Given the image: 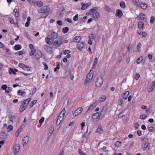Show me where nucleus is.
Segmentation results:
<instances>
[{"instance_id":"9","label":"nucleus","mask_w":155,"mask_h":155,"mask_svg":"<svg viewBox=\"0 0 155 155\" xmlns=\"http://www.w3.org/2000/svg\"><path fill=\"white\" fill-rule=\"evenodd\" d=\"M83 108L81 107H80L77 108L75 110L74 113V115L75 116H76L81 114Z\"/></svg>"},{"instance_id":"33","label":"nucleus","mask_w":155,"mask_h":155,"mask_svg":"<svg viewBox=\"0 0 155 155\" xmlns=\"http://www.w3.org/2000/svg\"><path fill=\"white\" fill-rule=\"evenodd\" d=\"M14 48L15 50H18L21 49V46L20 45H17L15 46Z\"/></svg>"},{"instance_id":"12","label":"nucleus","mask_w":155,"mask_h":155,"mask_svg":"<svg viewBox=\"0 0 155 155\" xmlns=\"http://www.w3.org/2000/svg\"><path fill=\"white\" fill-rule=\"evenodd\" d=\"M29 140V137L28 136H26L23 139V141L24 142V143L23 144V147L25 146L27 143L28 142Z\"/></svg>"},{"instance_id":"56","label":"nucleus","mask_w":155,"mask_h":155,"mask_svg":"<svg viewBox=\"0 0 155 155\" xmlns=\"http://www.w3.org/2000/svg\"><path fill=\"white\" fill-rule=\"evenodd\" d=\"M96 8H93L91 9H90V11L91 12H92L93 14L96 12Z\"/></svg>"},{"instance_id":"52","label":"nucleus","mask_w":155,"mask_h":155,"mask_svg":"<svg viewBox=\"0 0 155 155\" xmlns=\"http://www.w3.org/2000/svg\"><path fill=\"white\" fill-rule=\"evenodd\" d=\"M35 49L31 50V51L30 52V55L31 56L33 55L35 53Z\"/></svg>"},{"instance_id":"23","label":"nucleus","mask_w":155,"mask_h":155,"mask_svg":"<svg viewBox=\"0 0 155 155\" xmlns=\"http://www.w3.org/2000/svg\"><path fill=\"white\" fill-rule=\"evenodd\" d=\"M81 38L80 36H76L74 38V41L75 42H78L79 41H80L81 40Z\"/></svg>"},{"instance_id":"47","label":"nucleus","mask_w":155,"mask_h":155,"mask_svg":"<svg viewBox=\"0 0 155 155\" xmlns=\"http://www.w3.org/2000/svg\"><path fill=\"white\" fill-rule=\"evenodd\" d=\"M121 142L120 141H117L115 143V145L118 147H120L121 146Z\"/></svg>"},{"instance_id":"17","label":"nucleus","mask_w":155,"mask_h":155,"mask_svg":"<svg viewBox=\"0 0 155 155\" xmlns=\"http://www.w3.org/2000/svg\"><path fill=\"white\" fill-rule=\"evenodd\" d=\"M105 112V110L103 109L101 111L100 114H99V118H102L104 117Z\"/></svg>"},{"instance_id":"6","label":"nucleus","mask_w":155,"mask_h":155,"mask_svg":"<svg viewBox=\"0 0 155 155\" xmlns=\"http://www.w3.org/2000/svg\"><path fill=\"white\" fill-rule=\"evenodd\" d=\"M20 145L19 144H15L13 147V151L15 154H16L19 151Z\"/></svg>"},{"instance_id":"59","label":"nucleus","mask_w":155,"mask_h":155,"mask_svg":"<svg viewBox=\"0 0 155 155\" xmlns=\"http://www.w3.org/2000/svg\"><path fill=\"white\" fill-rule=\"evenodd\" d=\"M69 74L71 80H73L74 78L73 74L71 72H70Z\"/></svg>"},{"instance_id":"40","label":"nucleus","mask_w":155,"mask_h":155,"mask_svg":"<svg viewBox=\"0 0 155 155\" xmlns=\"http://www.w3.org/2000/svg\"><path fill=\"white\" fill-rule=\"evenodd\" d=\"M37 4L38 6L40 7L43 5V3L41 1H39L37 2Z\"/></svg>"},{"instance_id":"3","label":"nucleus","mask_w":155,"mask_h":155,"mask_svg":"<svg viewBox=\"0 0 155 155\" xmlns=\"http://www.w3.org/2000/svg\"><path fill=\"white\" fill-rule=\"evenodd\" d=\"M103 79L101 77H98L95 81V85L97 87H100L103 83Z\"/></svg>"},{"instance_id":"62","label":"nucleus","mask_w":155,"mask_h":155,"mask_svg":"<svg viewBox=\"0 0 155 155\" xmlns=\"http://www.w3.org/2000/svg\"><path fill=\"white\" fill-rule=\"evenodd\" d=\"M71 52V51L68 50H65L64 52V53L65 54H68Z\"/></svg>"},{"instance_id":"57","label":"nucleus","mask_w":155,"mask_h":155,"mask_svg":"<svg viewBox=\"0 0 155 155\" xmlns=\"http://www.w3.org/2000/svg\"><path fill=\"white\" fill-rule=\"evenodd\" d=\"M8 20L10 23L12 24L14 23V20L13 19L11 18H8Z\"/></svg>"},{"instance_id":"25","label":"nucleus","mask_w":155,"mask_h":155,"mask_svg":"<svg viewBox=\"0 0 155 155\" xmlns=\"http://www.w3.org/2000/svg\"><path fill=\"white\" fill-rule=\"evenodd\" d=\"M8 118L10 121L13 123L14 120L15 119V116L13 115H9L8 116Z\"/></svg>"},{"instance_id":"21","label":"nucleus","mask_w":155,"mask_h":155,"mask_svg":"<svg viewBox=\"0 0 155 155\" xmlns=\"http://www.w3.org/2000/svg\"><path fill=\"white\" fill-rule=\"evenodd\" d=\"M140 7L143 9L145 10L147 8V5L145 3H142L140 5Z\"/></svg>"},{"instance_id":"44","label":"nucleus","mask_w":155,"mask_h":155,"mask_svg":"<svg viewBox=\"0 0 155 155\" xmlns=\"http://www.w3.org/2000/svg\"><path fill=\"white\" fill-rule=\"evenodd\" d=\"M100 127H101V126H100V127H99L97 128L96 130V131L97 133H100L103 132V130Z\"/></svg>"},{"instance_id":"7","label":"nucleus","mask_w":155,"mask_h":155,"mask_svg":"<svg viewBox=\"0 0 155 155\" xmlns=\"http://www.w3.org/2000/svg\"><path fill=\"white\" fill-rule=\"evenodd\" d=\"M81 5H82L81 9L83 10L86 9L91 4V3H87L85 4L84 3L81 2Z\"/></svg>"},{"instance_id":"14","label":"nucleus","mask_w":155,"mask_h":155,"mask_svg":"<svg viewBox=\"0 0 155 155\" xmlns=\"http://www.w3.org/2000/svg\"><path fill=\"white\" fill-rule=\"evenodd\" d=\"M146 16L142 13L139 14L137 17V20H143L145 19Z\"/></svg>"},{"instance_id":"5","label":"nucleus","mask_w":155,"mask_h":155,"mask_svg":"<svg viewBox=\"0 0 155 155\" xmlns=\"http://www.w3.org/2000/svg\"><path fill=\"white\" fill-rule=\"evenodd\" d=\"M18 66L20 68H22L25 71H30V68L22 63H19L18 64Z\"/></svg>"},{"instance_id":"35","label":"nucleus","mask_w":155,"mask_h":155,"mask_svg":"<svg viewBox=\"0 0 155 155\" xmlns=\"http://www.w3.org/2000/svg\"><path fill=\"white\" fill-rule=\"evenodd\" d=\"M150 143H147V142H146L144 143L142 145V147L145 148H147L149 146Z\"/></svg>"},{"instance_id":"20","label":"nucleus","mask_w":155,"mask_h":155,"mask_svg":"<svg viewBox=\"0 0 155 155\" xmlns=\"http://www.w3.org/2000/svg\"><path fill=\"white\" fill-rule=\"evenodd\" d=\"M129 94V92L128 91H126L123 94V95L122 96V97L127 99V97L128 96Z\"/></svg>"},{"instance_id":"27","label":"nucleus","mask_w":155,"mask_h":155,"mask_svg":"<svg viewBox=\"0 0 155 155\" xmlns=\"http://www.w3.org/2000/svg\"><path fill=\"white\" fill-rule=\"evenodd\" d=\"M14 16L16 17H18L19 16V12L17 9L15 8L14 10Z\"/></svg>"},{"instance_id":"36","label":"nucleus","mask_w":155,"mask_h":155,"mask_svg":"<svg viewBox=\"0 0 155 155\" xmlns=\"http://www.w3.org/2000/svg\"><path fill=\"white\" fill-rule=\"evenodd\" d=\"M23 126L22 125H21L20 127V129L18 130L16 132V134H17V137H18L19 134V133H20V132L23 129Z\"/></svg>"},{"instance_id":"55","label":"nucleus","mask_w":155,"mask_h":155,"mask_svg":"<svg viewBox=\"0 0 155 155\" xmlns=\"http://www.w3.org/2000/svg\"><path fill=\"white\" fill-rule=\"evenodd\" d=\"M98 59L97 58H96L94 59V64H93V66H95L97 64V62Z\"/></svg>"},{"instance_id":"60","label":"nucleus","mask_w":155,"mask_h":155,"mask_svg":"<svg viewBox=\"0 0 155 155\" xmlns=\"http://www.w3.org/2000/svg\"><path fill=\"white\" fill-rule=\"evenodd\" d=\"M42 63L45 66L44 69L48 70V67L46 63L45 62H43Z\"/></svg>"},{"instance_id":"34","label":"nucleus","mask_w":155,"mask_h":155,"mask_svg":"<svg viewBox=\"0 0 155 155\" xmlns=\"http://www.w3.org/2000/svg\"><path fill=\"white\" fill-rule=\"evenodd\" d=\"M13 129V127L11 125H9L7 127V132H9Z\"/></svg>"},{"instance_id":"45","label":"nucleus","mask_w":155,"mask_h":155,"mask_svg":"<svg viewBox=\"0 0 155 155\" xmlns=\"http://www.w3.org/2000/svg\"><path fill=\"white\" fill-rule=\"evenodd\" d=\"M1 136H2L3 138L5 139L6 137L7 134L5 132H2L1 133Z\"/></svg>"},{"instance_id":"2","label":"nucleus","mask_w":155,"mask_h":155,"mask_svg":"<svg viewBox=\"0 0 155 155\" xmlns=\"http://www.w3.org/2000/svg\"><path fill=\"white\" fill-rule=\"evenodd\" d=\"M65 113V109H63L58 117L56 122V124L57 126L59 125L61 121L62 120Z\"/></svg>"},{"instance_id":"58","label":"nucleus","mask_w":155,"mask_h":155,"mask_svg":"<svg viewBox=\"0 0 155 155\" xmlns=\"http://www.w3.org/2000/svg\"><path fill=\"white\" fill-rule=\"evenodd\" d=\"M7 88V86L5 84L3 85L1 87V88L2 90H5V89H6V88Z\"/></svg>"},{"instance_id":"46","label":"nucleus","mask_w":155,"mask_h":155,"mask_svg":"<svg viewBox=\"0 0 155 155\" xmlns=\"http://www.w3.org/2000/svg\"><path fill=\"white\" fill-rule=\"evenodd\" d=\"M142 57H141L137 59L136 61L137 63L138 64L140 63V62L142 61Z\"/></svg>"},{"instance_id":"41","label":"nucleus","mask_w":155,"mask_h":155,"mask_svg":"<svg viewBox=\"0 0 155 155\" xmlns=\"http://www.w3.org/2000/svg\"><path fill=\"white\" fill-rule=\"evenodd\" d=\"M43 14L41 15V18H45L48 15V13L46 12V13H42Z\"/></svg>"},{"instance_id":"13","label":"nucleus","mask_w":155,"mask_h":155,"mask_svg":"<svg viewBox=\"0 0 155 155\" xmlns=\"http://www.w3.org/2000/svg\"><path fill=\"white\" fill-rule=\"evenodd\" d=\"M122 11L120 9H117L116 11V13L115 15L116 16L118 17L119 18H121L123 15Z\"/></svg>"},{"instance_id":"50","label":"nucleus","mask_w":155,"mask_h":155,"mask_svg":"<svg viewBox=\"0 0 155 155\" xmlns=\"http://www.w3.org/2000/svg\"><path fill=\"white\" fill-rule=\"evenodd\" d=\"M148 130L150 132H153L155 131V129L153 127H150L148 128Z\"/></svg>"},{"instance_id":"48","label":"nucleus","mask_w":155,"mask_h":155,"mask_svg":"<svg viewBox=\"0 0 155 155\" xmlns=\"http://www.w3.org/2000/svg\"><path fill=\"white\" fill-rule=\"evenodd\" d=\"M78 14H76L74 16L73 18V20L74 21H77L78 20Z\"/></svg>"},{"instance_id":"31","label":"nucleus","mask_w":155,"mask_h":155,"mask_svg":"<svg viewBox=\"0 0 155 155\" xmlns=\"http://www.w3.org/2000/svg\"><path fill=\"white\" fill-rule=\"evenodd\" d=\"M120 5L122 8H125L126 7L125 3L124 2L121 1L120 3Z\"/></svg>"},{"instance_id":"22","label":"nucleus","mask_w":155,"mask_h":155,"mask_svg":"<svg viewBox=\"0 0 155 155\" xmlns=\"http://www.w3.org/2000/svg\"><path fill=\"white\" fill-rule=\"evenodd\" d=\"M84 44L83 42H81L80 43H79L77 44V46L78 47V49H79L80 50L81 48H82L84 46Z\"/></svg>"},{"instance_id":"10","label":"nucleus","mask_w":155,"mask_h":155,"mask_svg":"<svg viewBox=\"0 0 155 155\" xmlns=\"http://www.w3.org/2000/svg\"><path fill=\"white\" fill-rule=\"evenodd\" d=\"M44 48L48 53H51L52 52V48L48 45H47L45 46L44 47Z\"/></svg>"},{"instance_id":"63","label":"nucleus","mask_w":155,"mask_h":155,"mask_svg":"<svg viewBox=\"0 0 155 155\" xmlns=\"http://www.w3.org/2000/svg\"><path fill=\"white\" fill-rule=\"evenodd\" d=\"M60 63L57 62L56 63V68L57 69H59L60 68Z\"/></svg>"},{"instance_id":"15","label":"nucleus","mask_w":155,"mask_h":155,"mask_svg":"<svg viewBox=\"0 0 155 155\" xmlns=\"http://www.w3.org/2000/svg\"><path fill=\"white\" fill-rule=\"evenodd\" d=\"M42 56V54L40 51H38L35 55V57L38 59L41 57Z\"/></svg>"},{"instance_id":"18","label":"nucleus","mask_w":155,"mask_h":155,"mask_svg":"<svg viewBox=\"0 0 155 155\" xmlns=\"http://www.w3.org/2000/svg\"><path fill=\"white\" fill-rule=\"evenodd\" d=\"M18 94L19 95H21L24 97L25 95V92L21 90H19L18 91Z\"/></svg>"},{"instance_id":"24","label":"nucleus","mask_w":155,"mask_h":155,"mask_svg":"<svg viewBox=\"0 0 155 155\" xmlns=\"http://www.w3.org/2000/svg\"><path fill=\"white\" fill-rule=\"evenodd\" d=\"M26 106H25L23 104H22L20 106L19 108V111H20L21 112L23 111L26 108Z\"/></svg>"},{"instance_id":"32","label":"nucleus","mask_w":155,"mask_h":155,"mask_svg":"<svg viewBox=\"0 0 155 155\" xmlns=\"http://www.w3.org/2000/svg\"><path fill=\"white\" fill-rule=\"evenodd\" d=\"M69 28L68 27L64 28L62 29V32L64 33H67L69 31Z\"/></svg>"},{"instance_id":"42","label":"nucleus","mask_w":155,"mask_h":155,"mask_svg":"<svg viewBox=\"0 0 155 155\" xmlns=\"http://www.w3.org/2000/svg\"><path fill=\"white\" fill-rule=\"evenodd\" d=\"M155 20V18L154 16H152L151 17L150 19V23L151 24L153 23Z\"/></svg>"},{"instance_id":"54","label":"nucleus","mask_w":155,"mask_h":155,"mask_svg":"<svg viewBox=\"0 0 155 155\" xmlns=\"http://www.w3.org/2000/svg\"><path fill=\"white\" fill-rule=\"evenodd\" d=\"M140 77V74L138 73H137L135 74L134 78L136 80H138Z\"/></svg>"},{"instance_id":"16","label":"nucleus","mask_w":155,"mask_h":155,"mask_svg":"<svg viewBox=\"0 0 155 155\" xmlns=\"http://www.w3.org/2000/svg\"><path fill=\"white\" fill-rule=\"evenodd\" d=\"M51 37L53 39H55L58 37L57 34L55 32L53 31L51 33Z\"/></svg>"},{"instance_id":"19","label":"nucleus","mask_w":155,"mask_h":155,"mask_svg":"<svg viewBox=\"0 0 155 155\" xmlns=\"http://www.w3.org/2000/svg\"><path fill=\"white\" fill-rule=\"evenodd\" d=\"M98 117L100 118L99 112H97L94 114L92 116V118L93 119H96Z\"/></svg>"},{"instance_id":"28","label":"nucleus","mask_w":155,"mask_h":155,"mask_svg":"<svg viewBox=\"0 0 155 155\" xmlns=\"http://www.w3.org/2000/svg\"><path fill=\"white\" fill-rule=\"evenodd\" d=\"M31 101V98H28L27 99L24 101L23 102V104H26V106L28 104L29 102Z\"/></svg>"},{"instance_id":"64","label":"nucleus","mask_w":155,"mask_h":155,"mask_svg":"<svg viewBox=\"0 0 155 155\" xmlns=\"http://www.w3.org/2000/svg\"><path fill=\"white\" fill-rule=\"evenodd\" d=\"M45 118L44 117H42L41 119L39 121V123L40 124L42 123L44 120Z\"/></svg>"},{"instance_id":"61","label":"nucleus","mask_w":155,"mask_h":155,"mask_svg":"<svg viewBox=\"0 0 155 155\" xmlns=\"http://www.w3.org/2000/svg\"><path fill=\"white\" fill-rule=\"evenodd\" d=\"M141 46V44L140 43H139L137 45V49L139 51Z\"/></svg>"},{"instance_id":"43","label":"nucleus","mask_w":155,"mask_h":155,"mask_svg":"<svg viewBox=\"0 0 155 155\" xmlns=\"http://www.w3.org/2000/svg\"><path fill=\"white\" fill-rule=\"evenodd\" d=\"M147 115L145 114L140 115V118L141 119L144 120L147 118Z\"/></svg>"},{"instance_id":"30","label":"nucleus","mask_w":155,"mask_h":155,"mask_svg":"<svg viewBox=\"0 0 155 155\" xmlns=\"http://www.w3.org/2000/svg\"><path fill=\"white\" fill-rule=\"evenodd\" d=\"M138 25L139 28H143L144 26V24L142 21H140L138 22Z\"/></svg>"},{"instance_id":"51","label":"nucleus","mask_w":155,"mask_h":155,"mask_svg":"<svg viewBox=\"0 0 155 155\" xmlns=\"http://www.w3.org/2000/svg\"><path fill=\"white\" fill-rule=\"evenodd\" d=\"M95 36L94 34H91L89 35V37L90 39H93L95 37Z\"/></svg>"},{"instance_id":"29","label":"nucleus","mask_w":155,"mask_h":155,"mask_svg":"<svg viewBox=\"0 0 155 155\" xmlns=\"http://www.w3.org/2000/svg\"><path fill=\"white\" fill-rule=\"evenodd\" d=\"M93 17L95 18H98L99 17V15L98 12H96L93 13Z\"/></svg>"},{"instance_id":"39","label":"nucleus","mask_w":155,"mask_h":155,"mask_svg":"<svg viewBox=\"0 0 155 155\" xmlns=\"http://www.w3.org/2000/svg\"><path fill=\"white\" fill-rule=\"evenodd\" d=\"M37 101L36 100H34L32 102H31V104L30 105V107H32L36 103Z\"/></svg>"},{"instance_id":"1","label":"nucleus","mask_w":155,"mask_h":155,"mask_svg":"<svg viewBox=\"0 0 155 155\" xmlns=\"http://www.w3.org/2000/svg\"><path fill=\"white\" fill-rule=\"evenodd\" d=\"M93 70H90L89 73L87 74L84 81V84L85 85H88L90 83L93 76Z\"/></svg>"},{"instance_id":"11","label":"nucleus","mask_w":155,"mask_h":155,"mask_svg":"<svg viewBox=\"0 0 155 155\" xmlns=\"http://www.w3.org/2000/svg\"><path fill=\"white\" fill-rule=\"evenodd\" d=\"M46 41L47 43L49 45H51L53 42L54 40L53 39L51 38H48L46 37L45 38Z\"/></svg>"},{"instance_id":"53","label":"nucleus","mask_w":155,"mask_h":155,"mask_svg":"<svg viewBox=\"0 0 155 155\" xmlns=\"http://www.w3.org/2000/svg\"><path fill=\"white\" fill-rule=\"evenodd\" d=\"M54 130V128L52 127H50L49 130V132L50 134H51L52 133H53Z\"/></svg>"},{"instance_id":"8","label":"nucleus","mask_w":155,"mask_h":155,"mask_svg":"<svg viewBox=\"0 0 155 155\" xmlns=\"http://www.w3.org/2000/svg\"><path fill=\"white\" fill-rule=\"evenodd\" d=\"M63 43L62 41V39L60 38L58 41H55L53 45L55 46L56 47H58Z\"/></svg>"},{"instance_id":"26","label":"nucleus","mask_w":155,"mask_h":155,"mask_svg":"<svg viewBox=\"0 0 155 155\" xmlns=\"http://www.w3.org/2000/svg\"><path fill=\"white\" fill-rule=\"evenodd\" d=\"M10 71H9V74H12V72L14 74H16V73L15 72H16L18 71L17 69H14V71L11 68H10Z\"/></svg>"},{"instance_id":"38","label":"nucleus","mask_w":155,"mask_h":155,"mask_svg":"<svg viewBox=\"0 0 155 155\" xmlns=\"http://www.w3.org/2000/svg\"><path fill=\"white\" fill-rule=\"evenodd\" d=\"M106 98L105 96L102 95V96L100 99V101L101 102H103L105 100Z\"/></svg>"},{"instance_id":"4","label":"nucleus","mask_w":155,"mask_h":155,"mask_svg":"<svg viewBox=\"0 0 155 155\" xmlns=\"http://www.w3.org/2000/svg\"><path fill=\"white\" fill-rule=\"evenodd\" d=\"M49 8L47 6H44L41 9L38 10V12L39 13H46L48 12Z\"/></svg>"},{"instance_id":"49","label":"nucleus","mask_w":155,"mask_h":155,"mask_svg":"<svg viewBox=\"0 0 155 155\" xmlns=\"http://www.w3.org/2000/svg\"><path fill=\"white\" fill-rule=\"evenodd\" d=\"M7 89H5V92L7 93H9V92L12 91V88L10 87H8L7 88Z\"/></svg>"},{"instance_id":"37","label":"nucleus","mask_w":155,"mask_h":155,"mask_svg":"<svg viewBox=\"0 0 155 155\" xmlns=\"http://www.w3.org/2000/svg\"><path fill=\"white\" fill-rule=\"evenodd\" d=\"M94 104H95V103H93L91 105H90L88 110H87V112L88 110H91L92 109H93L94 107Z\"/></svg>"}]
</instances>
